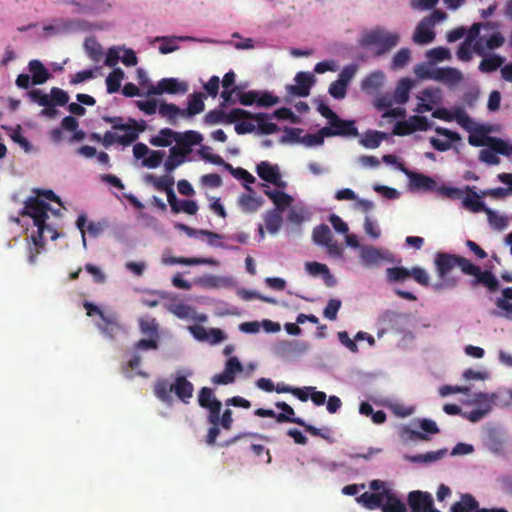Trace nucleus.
<instances>
[{"label":"nucleus","mask_w":512,"mask_h":512,"mask_svg":"<svg viewBox=\"0 0 512 512\" xmlns=\"http://www.w3.org/2000/svg\"><path fill=\"white\" fill-rule=\"evenodd\" d=\"M296 84L288 85L287 91L290 95L298 97H307L314 84V75L308 72H298L294 78Z\"/></svg>","instance_id":"nucleus-20"},{"label":"nucleus","mask_w":512,"mask_h":512,"mask_svg":"<svg viewBox=\"0 0 512 512\" xmlns=\"http://www.w3.org/2000/svg\"><path fill=\"white\" fill-rule=\"evenodd\" d=\"M102 120L106 123L111 124L114 130L125 131V133H129L131 131L136 132L137 138L139 137V134L144 132L147 127L146 122L144 120L138 122L133 118H129L128 122L124 123L123 118L120 116L104 115L102 116Z\"/></svg>","instance_id":"nucleus-16"},{"label":"nucleus","mask_w":512,"mask_h":512,"mask_svg":"<svg viewBox=\"0 0 512 512\" xmlns=\"http://www.w3.org/2000/svg\"><path fill=\"white\" fill-rule=\"evenodd\" d=\"M411 58V52L408 48H401L392 59L393 68H403Z\"/></svg>","instance_id":"nucleus-61"},{"label":"nucleus","mask_w":512,"mask_h":512,"mask_svg":"<svg viewBox=\"0 0 512 512\" xmlns=\"http://www.w3.org/2000/svg\"><path fill=\"white\" fill-rule=\"evenodd\" d=\"M37 227V231L34 232L31 237V243H29L28 247V256L27 260L30 264H35L37 261L38 255L44 249L45 246V231L51 233V239L57 238V232L48 224H39L35 225Z\"/></svg>","instance_id":"nucleus-11"},{"label":"nucleus","mask_w":512,"mask_h":512,"mask_svg":"<svg viewBox=\"0 0 512 512\" xmlns=\"http://www.w3.org/2000/svg\"><path fill=\"white\" fill-rule=\"evenodd\" d=\"M468 120L470 123L467 124V128L463 129L470 133L468 137V143L471 146H487L492 147L497 151L503 150L502 139L488 135L491 132L489 126L476 123L469 115Z\"/></svg>","instance_id":"nucleus-5"},{"label":"nucleus","mask_w":512,"mask_h":512,"mask_svg":"<svg viewBox=\"0 0 512 512\" xmlns=\"http://www.w3.org/2000/svg\"><path fill=\"white\" fill-rule=\"evenodd\" d=\"M250 116V112L241 108H234L226 113L223 108L213 109L207 112L203 121L207 125H216L220 123L232 124L241 120L243 117Z\"/></svg>","instance_id":"nucleus-12"},{"label":"nucleus","mask_w":512,"mask_h":512,"mask_svg":"<svg viewBox=\"0 0 512 512\" xmlns=\"http://www.w3.org/2000/svg\"><path fill=\"white\" fill-rule=\"evenodd\" d=\"M435 39V32L433 31V27L430 26L429 23L423 18L417 25L414 35L413 41L417 44H428L431 43Z\"/></svg>","instance_id":"nucleus-28"},{"label":"nucleus","mask_w":512,"mask_h":512,"mask_svg":"<svg viewBox=\"0 0 512 512\" xmlns=\"http://www.w3.org/2000/svg\"><path fill=\"white\" fill-rule=\"evenodd\" d=\"M202 141V134L194 130H188L184 133L177 132V135H175L176 147L186 154L191 152L192 146L199 145Z\"/></svg>","instance_id":"nucleus-22"},{"label":"nucleus","mask_w":512,"mask_h":512,"mask_svg":"<svg viewBox=\"0 0 512 512\" xmlns=\"http://www.w3.org/2000/svg\"><path fill=\"white\" fill-rule=\"evenodd\" d=\"M386 138V134L380 131L368 130L360 140V144L365 148L375 149L378 148Z\"/></svg>","instance_id":"nucleus-45"},{"label":"nucleus","mask_w":512,"mask_h":512,"mask_svg":"<svg viewBox=\"0 0 512 512\" xmlns=\"http://www.w3.org/2000/svg\"><path fill=\"white\" fill-rule=\"evenodd\" d=\"M432 116L437 119H441L444 121H456L462 128H467V124L470 123L468 120V114L466 111L461 108H455L453 112H449L448 110L441 108L437 109L432 113Z\"/></svg>","instance_id":"nucleus-23"},{"label":"nucleus","mask_w":512,"mask_h":512,"mask_svg":"<svg viewBox=\"0 0 512 512\" xmlns=\"http://www.w3.org/2000/svg\"><path fill=\"white\" fill-rule=\"evenodd\" d=\"M324 133L328 134L329 137H356L359 135L354 120L341 119L337 114L324 127Z\"/></svg>","instance_id":"nucleus-13"},{"label":"nucleus","mask_w":512,"mask_h":512,"mask_svg":"<svg viewBox=\"0 0 512 512\" xmlns=\"http://www.w3.org/2000/svg\"><path fill=\"white\" fill-rule=\"evenodd\" d=\"M199 406L209 410L208 422H215L217 415L221 414L222 403L214 396L213 390L203 387L198 393Z\"/></svg>","instance_id":"nucleus-15"},{"label":"nucleus","mask_w":512,"mask_h":512,"mask_svg":"<svg viewBox=\"0 0 512 512\" xmlns=\"http://www.w3.org/2000/svg\"><path fill=\"white\" fill-rule=\"evenodd\" d=\"M463 206L471 212H485L488 207L480 200V196L470 187H467V195L462 201Z\"/></svg>","instance_id":"nucleus-35"},{"label":"nucleus","mask_w":512,"mask_h":512,"mask_svg":"<svg viewBox=\"0 0 512 512\" xmlns=\"http://www.w3.org/2000/svg\"><path fill=\"white\" fill-rule=\"evenodd\" d=\"M303 129L296 127H285L284 134L281 137L282 143H302Z\"/></svg>","instance_id":"nucleus-56"},{"label":"nucleus","mask_w":512,"mask_h":512,"mask_svg":"<svg viewBox=\"0 0 512 512\" xmlns=\"http://www.w3.org/2000/svg\"><path fill=\"white\" fill-rule=\"evenodd\" d=\"M170 312L180 319H187L193 317L195 310L184 303H173L169 307Z\"/></svg>","instance_id":"nucleus-57"},{"label":"nucleus","mask_w":512,"mask_h":512,"mask_svg":"<svg viewBox=\"0 0 512 512\" xmlns=\"http://www.w3.org/2000/svg\"><path fill=\"white\" fill-rule=\"evenodd\" d=\"M172 392H174L179 400L188 404L193 396L194 386L183 375H177L172 384L166 379H159L154 385V394L162 402L170 403L172 401Z\"/></svg>","instance_id":"nucleus-3"},{"label":"nucleus","mask_w":512,"mask_h":512,"mask_svg":"<svg viewBox=\"0 0 512 512\" xmlns=\"http://www.w3.org/2000/svg\"><path fill=\"white\" fill-rule=\"evenodd\" d=\"M360 261L366 268L380 267L384 263H393L395 258L389 250L373 246H363L360 250Z\"/></svg>","instance_id":"nucleus-9"},{"label":"nucleus","mask_w":512,"mask_h":512,"mask_svg":"<svg viewBox=\"0 0 512 512\" xmlns=\"http://www.w3.org/2000/svg\"><path fill=\"white\" fill-rule=\"evenodd\" d=\"M384 74L380 71L366 76L361 82V89L370 95L377 93L383 86Z\"/></svg>","instance_id":"nucleus-30"},{"label":"nucleus","mask_w":512,"mask_h":512,"mask_svg":"<svg viewBox=\"0 0 512 512\" xmlns=\"http://www.w3.org/2000/svg\"><path fill=\"white\" fill-rule=\"evenodd\" d=\"M204 98L205 95L201 92L193 93L188 100L187 107L183 109V117L190 118L203 112L205 109Z\"/></svg>","instance_id":"nucleus-32"},{"label":"nucleus","mask_w":512,"mask_h":512,"mask_svg":"<svg viewBox=\"0 0 512 512\" xmlns=\"http://www.w3.org/2000/svg\"><path fill=\"white\" fill-rule=\"evenodd\" d=\"M270 118L271 117L266 113H250V116L243 117L242 119H252L257 121L259 132L264 135H270L279 130L277 124L268 121Z\"/></svg>","instance_id":"nucleus-31"},{"label":"nucleus","mask_w":512,"mask_h":512,"mask_svg":"<svg viewBox=\"0 0 512 512\" xmlns=\"http://www.w3.org/2000/svg\"><path fill=\"white\" fill-rule=\"evenodd\" d=\"M140 332L148 337L159 338V324L151 316H144L138 320Z\"/></svg>","instance_id":"nucleus-39"},{"label":"nucleus","mask_w":512,"mask_h":512,"mask_svg":"<svg viewBox=\"0 0 512 512\" xmlns=\"http://www.w3.org/2000/svg\"><path fill=\"white\" fill-rule=\"evenodd\" d=\"M186 153L177 148L176 146L172 147L169 151V156L167 157L164 168L166 172H172L179 165H181L186 157Z\"/></svg>","instance_id":"nucleus-41"},{"label":"nucleus","mask_w":512,"mask_h":512,"mask_svg":"<svg viewBox=\"0 0 512 512\" xmlns=\"http://www.w3.org/2000/svg\"><path fill=\"white\" fill-rule=\"evenodd\" d=\"M400 169L409 177L410 185L413 189L422 191H434L437 187L436 181L427 175L418 172H412L400 165Z\"/></svg>","instance_id":"nucleus-21"},{"label":"nucleus","mask_w":512,"mask_h":512,"mask_svg":"<svg viewBox=\"0 0 512 512\" xmlns=\"http://www.w3.org/2000/svg\"><path fill=\"white\" fill-rule=\"evenodd\" d=\"M485 213L487 214L489 224L493 228L502 230L507 226V219L504 216L498 215L490 208H488Z\"/></svg>","instance_id":"nucleus-59"},{"label":"nucleus","mask_w":512,"mask_h":512,"mask_svg":"<svg viewBox=\"0 0 512 512\" xmlns=\"http://www.w3.org/2000/svg\"><path fill=\"white\" fill-rule=\"evenodd\" d=\"M504 62V58L493 54L483 58L479 64V70L484 73H490L496 71Z\"/></svg>","instance_id":"nucleus-53"},{"label":"nucleus","mask_w":512,"mask_h":512,"mask_svg":"<svg viewBox=\"0 0 512 512\" xmlns=\"http://www.w3.org/2000/svg\"><path fill=\"white\" fill-rule=\"evenodd\" d=\"M159 115L165 118L171 125H176L177 118L183 117V109L179 108L174 103H161L158 107Z\"/></svg>","instance_id":"nucleus-36"},{"label":"nucleus","mask_w":512,"mask_h":512,"mask_svg":"<svg viewBox=\"0 0 512 512\" xmlns=\"http://www.w3.org/2000/svg\"><path fill=\"white\" fill-rule=\"evenodd\" d=\"M209 150H211L209 146H203L199 150L201 158L212 164L224 166L226 163L225 160L220 155L210 153Z\"/></svg>","instance_id":"nucleus-63"},{"label":"nucleus","mask_w":512,"mask_h":512,"mask_svg":"<svg viewBox=\"0 0 512 512\" xmlns=\"http://www.w3.org/2000/svg\"><path fill=\"white\" fill-rule=\"evenodd\" d=\"M481 23H475L471 26V28L467 32L466 39L464 40L467 43L473 44V51L479 56H485V47L483 44V38L479 37Z\"/></svg>","instance_id":"nucleus-33"},{"label":"nucleus","mask_w":512,"mask_h":512,"mask_svg":"<svg viewBox=\"0 0 512 512\" xmlns=\"http://www.w3.org/2000/svg\"><path fill=\"white\" fill-rule=\"evenodd\" d=\"M502 144H503L502 151L494 150L492 147H488V149H482L479 153L480 161L487 163L489 165H498L500 163V159L497 156V154H500L503 156L507 155L506 141H504L503 139H502Z\"/></svg>","instance_id":"nucleus-42"},{"label":"nucleus","mask_w":512,"mask_h":512,"mask_svg":"<svg viewBox=\"0 0 512 512\" xmlns=\"http://www.w3.org/2000/svg\"><path fill=\"white\" fill-rule=\"evenodd\" d=\"M243 371V366L235 356L230 357L222 373L216 374L211 381L215 385H227L235 381V375Z\"/></svg>","instance_id":"nucleus-17"},{"label":"nucleus","mask_w":512,"mask_h":512,"mask_svg":"<svg viewBox=\"0 0 512 512\" xmlns=\"http://www.w3.org/2000/svg\"><path fill=\"white\" fill-rule=\"evenodd\" d=\"M164 156V151H149L148 157L143 159V165L148 168H156L162 163Z\"/></svg>","instance_id":"nucleus-60"},{"label":"nucleus","mask_w":512,"mask_h":512,"mask_svg":"<svg viewBox=\"0 0 512 512\" xmlns=\"http://www.w3.org/2000/svg\"><path fill=\"white\" fill-rule=\"evenodd\" d=\"M275 406L282 410V413H279L277 414L276 416V421L278 423H294V424H297L299 426H302L305 431L309 434H311L312 436H319V437H322L323 439H328L329 438V429H325V433L323 432L322 429H319V428H316L310 424H307L303 419L299 418V417H294L295 415V411L294 409L288 405L286 402H276Z\"/></svg>","instance_id":"nucleus-7"},{"label":"nucleus","mask_w":512,"mask_h":512,"mask_svg":"<svg viewBox=\"0 0 512 512\" xmlns=\"http://www.w3.org/2000/svg\"><path fill=\"white\" fill-rule=\"evenodd\" d=\"M312 238L317 245L324 246L329 243L333 235L328 225L321 224L314 227Z\"/></svg>","instance_id":"nucleus-51"},{"label":"nucleus","mask_w":512,"mask_h":512,"mask_svg":"<svg viewBox=\"0 0 512 512\" xmlns=\"http://www.w3.org/2000/svg\"><path fill=\"white\" fill-rule=\"evenodd\" d=\"M238 203L243 211L252 213L256 212L263 205V200L250 194H242L239 197Z\"/></svg>","instance_id":"nucleus-49"},{"label":"nucleus","mask_w":512,"mask_h":512,"mask_svg":"<svg viewBox=\"0 0 512 512\" xmlns=\"http://www.w3.org/2000/svg\"><path fill=\"white\" fill-rule=\"evenodd\" d=\"M409 277H412L421 286H428L430 277L427 271L419 266L407 269L403 266L391 267L386 269V278L390 283H402Z\"/></svg>","instance_id":"nucleus-6"},{"label":"nucleus","mask_w":512,"mask_h":512,"mask_svg":"<svg viewBox=\"0 0 512 512\" xmlns=\"http://www.w3.org/2000/svg\"><path fill=\"white\" fill-rule=\"evenodd\" d=\"M224 167L237 179L244 181L246 184L244 185L246 190L249 192H253V188L249 186V184H253L256 179L255 177L249 173L244 168L238 167L234 168L231 164L225 163Z\"/></svg>","instance_id":"nucleus-46"},{"label":"nucleus","mask_w":512,"mask_h":512,"mask_svg":"<svg viewBox=\"0 0 512 512\" xmlns=\"http://www.w3.org/2000/svg\"><path fill=\"white\" fill-rule=\"evenodd\" d=\"M125 74L121 68H115L106 78L107 92L113 94L119 91Z\"/></svg>","instance_id":"nucleus-50"},{"label":"nucleus","mask_w":512,"mask_h":512,"mask_svg":"<svg viewBox=\"0 0 512 512\" xmlns=\"http://www.w3.org/2000/svg\"><path fill=\"white\" fill-rule=\"evenodd\" d=\"M480 510L479 504L471 494H463L461 500L455 502L450 511L451 512H476Z\"/></svg>","instance_id":"nucleus-38"},{"label":"nucleus","mask_w":512,"mask_h":512,"mask_svg":"<svg viewBox=\"0 0 512 512\" xmlns=\"http://www.w3.org/2000/svg\"><path fill=\"white\" fill-rule=\"evenodd\" d=\"M400 36L396 32H390L382 27H375L362 33L359 45L364 48H375V55L381 56L388 53L399 43Z\"/></svg>","instance_id":"nucleus-4"},{"label":"nucleus","mask_w":512,"mask_h":512,"mask_svg":"<svg viewBox=\"0 0 512 512\" xmlns=\"http://www.w3.org/2000/svg\"><path fill=\"white\" fill-rule=\"evenodd\" d=\"M306 271L311 276H322V279L324 280V283L328 287H333L336 285V279L335 277L330 273L329 268L327 265L319 263V262H306L305 263Z\"/></svg>","instance_id":"nucleus-25"},{"label":"nucleus","mask_w":512,"mask_h":512,"mask_svg":"<svg viewBox=\"0 0 512 512\" xmlns=\"http://www.w3.org/2000/svg\"><path fill=\"white\" fill-rule=\"evenodd\" d=\"M163 263L166 265H175V264H181V265H199V264H208V265H217L218 261L213 258H186V257H167L163 259Z\"/></svg>","instance_id":"nucleus-34"},{"label":"nucleus","mask_w":512,"mask_h":512,"mask_svg":"<svg viewBox=\"0 0 512 512\" xmlns=\"http://www.w3.org/2000/svg\"><path fill=\"white\" fill-rule=\"evenodd\" d=\"M420 428L423 430V432L420 431H411V438L418 439V440H429V437L425 434H437L439 433V428L437 424L431 420V419H422L419 420Z\"/></svg>","instance_id":"nucleus-40"},{"label":"nucleus","mask_w":512,"mask_h":512,"mask_svg":"<svg viewBox=\"0 0 512 512\" xmlns=\"http://www.w3.org/2000/svg\"><path fill=\"white\" fill-rule=\"evenodd\" d=\"M49 102L54 106H65L69 102V95L61 88L53 87L50 90Z\"/></svg>","instance_id":"nucleus-55"},{"label":"nucleus","mask_w":512,"mask_h":512,"mask_svg":"<svg viewBox=\"0 0 512 512\" xmlns=\"http://www.w3.org/2000/svg\"><path fill=\"white\" fill-rule=\"evenodd\" d=\"M436 132L439 135H442L446 138H448L449 141H442L438 138L432 137L430 139V144L432 147L440 152H445L451 148V141H460L461 136L459 133L455 131H451L447 128L437 127Z\"/></svg>","instance_id":"nucleus-24"},{"label":"nucleus","mask_w":512,"mask_h":512,"mask_svg":"<svg viewBox=\"0 0 512 512\" xmlns=\"http://www.w3.org/2000/svg\"><path fill=\"white\" fill-rule=\"evenodd\" d=\"M177 227L186 232L189 237H194L197 234L205 235L209 238V243L215 245L213 239H222L224 236L209 230H195L185 224H178Z\"/></svg>","instance_id":"nucleus-54"},{"label":"nucleus","mask_w":512,"mask_h":512,"mask_svg":"<svg viewBox=\"0 0 512 512\" xmlns=\"http://www.w3.org/2000/svg\"><path fill=\"white\" fill-rule=\"evenodd\" d=\"M265 227L271 234H276L282 226V213L277 210H268L264 216Z\"/></svg>","instance_id":"nucleus-44"},{"label":"nucleus","mask_w":512,"mask_h":512,"mask_svg":"<svg viewBox=\"0 0 512 512\" xmlns=\"http://www.w3.org/2000/svg\"><path fill=\"white\" fill-rule=\"evenodd\" d=\"M48 211L58 215L60 210H52L50 205L38 197H29L20 212L22 216H29L33 219L34 225L47 224Z\"/></svg>","instance_id":"nucleus-8"},{"label":"nucleus","mask_w":512,"mask_h":512,"mask_svg":"<svg viewBox=\"0 0 512 512\" xmlns=\"http://www.w3.org/2000/svg\"><path fill=\"white\" fill-rule=\"evenodd\" d=\"M256 172L262 180L272 183L279 188L286 187V182L282 180L281 173L277 165H273L268 161H261L256 166Z\"/></svg>","instance_id":"nucleus-18"},{"label":"nucleus","mask_w":512,"mask_h":512,"mask_svg":"<svg viewBox=\"0 0 512 512\" xmlns=\"http://www.w3.org/2000/svg\"><path fill=\"white\" fill-rule=\"evenodd\" d=\"M447 454V449H439L437 451H430L424 454L405 455V459L412 463H431L444 458Z\"/></svg>","instance_id":"nucleus-37"},{"label":"nucleus","mask_w":512,"mask_h":512,"mask_svg":"<svg viewBox=\"0 0 512 512\" xmlns=\"http://www.w3.org/2000/svg\"><path fill=\"white\" fill-rule=\"evenodd\" d=\"M357 69L358 67L355 64L346 65L339 73L337 80L348 86L349 82L355 76Z\"/></svg>","instance_id":"nucleus-64"},{"label":"nucleus","mask_w":512,"mask_h":512,"mask_svg":"<svg viewBox=\"0 0 512 512\" xmlns=\"http://www.w3.org/2000/svg\"><path fill=\"white\" fill-rule=\"evenodd\" d=\"M341 301L338 299H330L323 310V316L331 321L337 319L338 311L341 308Z\"/></svg>","instance_id":"nucleus-62"},{"label":"nucleus","mask_w":512,"mask_h":512,"mask_svg":"<svg viewBox=\"0 0 512 512\" xmlns=\"http://www.w3.org/2000/svg\"><path fill=\"white\" fill-rule=\"evenodd\" d=\"M433 78L448 85H456L462 80V73L452 67L438 68L433 72Z\"/></svg>","instance_id":"nucleus-27"},{"label":"nucleus","mask_w":512,"mask_h":512,"mask_svg":"<svg viewBox=\"0 0 512 512\" xmlns=\"http://www.w3.org/2000/svg\"><path fill=\"white\" fill-rule=\"evenodd\" d=\"M325 137H329V136H328V134L324 133V127H323L317 133L305 134L301 140H302V144H304L306 146H317V145L323 144Z\"/></svg>","instance_id":"nucleus-58"},{"label":"nucleus","mask_w":512,"mask_h":512,"mask_svg":"<svg viewBox=\"0 0 512 512\" xmlns=\"http://www.w3.org/2000/svg\"><path fill=\"white\" fill-rule=\"evenodd\" d=\"M188 91L186 82L177 78H163L156 85L149 84L147 95L185 94Z\"/></svg>","instance_id":"nucleus-14"},{"label":"nucleus","mask_w":512,"mask_h":512,"mask_svg":"<svg viewBox=\"0 0 512 512\" xmlns=\"http://www.w3.org/2000/svg\"><path fill=\"white\" fill-rule=\"evenodd\" d=\"M409 512H441L435 508L431 493L422 490H412L407 495Z\"/></svg>","instance_id":"nucleus-10"},{"label":"nucleus","mask_w":512,"mask_h":512,"mask_svg":"<svg viewBox=\"0 0 512 512\" xmlns=\"http://www.w3.org/2000/svg\"><path fill=\"white\" fill-rule=\"evenodd\" d=\"M434 264L440 279V282L434 285L435 290L454 288L458 285V278L449 277L450 272L455 267H458L463 274L474 277L471 281L473 287L483 285L490 292H495L499 288V281L491 271H482L479 266L463 256L438 252L435 255Z\"/></svg>","instance_id":"nucleus-1"},{"label":"nucleus","mask_w":512,"mask_h":512,"mask_svg":"<svg viewBox=\"0 0 512 512\" xmlns=\"http://www.w3.org/2000/svg\"><path fill=\"white\" fill-rule=\"evenodd\" d=\"M356 501L367 510L408 512L406 503L393 490H384L378 493L364 492L356 498Z\"/></svg>","instance_id":"nucleus-2"},{"label":"nucleus","mask_w":512,"mask_h":512,"mask_svg":"<svg viewBox=\"0 0 512 512\" xmlns=\"http://www.w3.org/2000/svg\"><path fill=\"white\" fill-rule=\"evenodd\" d=\"M137 139V133L134 131L125 133L123 135H117L116 133L107 131L102 137V143L105 147H109L114 143H119L120 145L128 146L135 142Z\"/></svg>","instance_id":"nucleus-29"},{"label":"nucleus","mask_w":512,"mask_h":512,"mask_svg":"<svg viewBox=\"0 0 512 512\" xmlns=\"http://www.w3.org/2000/svg\"><path fill=\"white\" fill-rule=\"evenodd\" d=\"M28 70L31 73L33 85H42L51 77L48 69L40 60L37 59L29 61Z\"/></svg>","instance_id":"nucleus-26"},{"label":"nucleus","mask_w":512,"mask_h":512,"mask_svg":"<svg viewBox=\"0 0 512 512\" xmlns=\"http://www.w3.org/2000/svg\"><path fill=\"white\" fill-rule=\"evenodd\" d=\"M175 135H177V132L172 129L163 128L157 136L150 139V143L156 147H168L171 145L172 140L175 141Z\"/></svg>","instance_id":"nucleus-48"},{"label":"nucleus","mask_w":512,"mask_h":512,"mask_svg":"<svg viewBox=\"0 0 512 512\" xmlns=\"http://www.w3.org/2000/svg\"><path fill=\"white\" fill-rule=\"evenodd\" d=\"M147 181L151 183L157 190L164 192L172 190L174 185V177L168 175L161 177L148 175Z\"/></svg>","instance_id":"nucleus-52"},{"label":"nucleus","mask_w":512,"mask_h":512,"mask_svg":"<svg viewBox=\"0 0 512 512\" xmlns=\"http://www.w3.org/2000/svg\"><path fill=\"white\" fill-rule=\"evenodd\" d=\"M84 49L88 57L94 62L101 61L104 55L101 44L94 37L85 39Z\"/></svg>","instance_id":"nucleus-43"},{"label":"nucleus","mask_w":512,"mask_h":512,"mask_svg":"<svg viewBox=\"0 0 512 512\" xmlns=\"http://www.w3.org/2000/svg\"><path fill=\"white\" fill-rule=\"evenodd\" d=\"M412 83L409 78H403L399 81L393 99L398 104H405L409 99V92L411 90Z\"/></svg>","instance_id":"nucleus-47"},{"label":"nucleus","mask_w":512,"mask_h":512,"mask_svg":"<svg viewBox=\"0 0 512 512\" xmlns=\"http://www.w3.org/2000/svg\"><path fill=\"white\" fill-rule=\"evenodd\" d=\"M96 327L106 338L111 340L123 330L116 312L106 313L100 321L96 323Z\"/></svg>","instance_id":"nucleus-19"}]
</instances>
